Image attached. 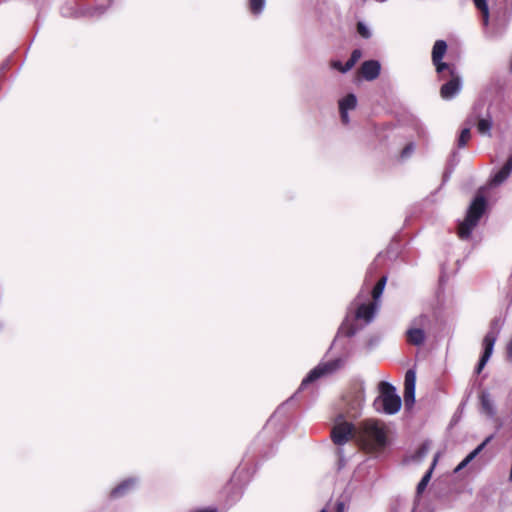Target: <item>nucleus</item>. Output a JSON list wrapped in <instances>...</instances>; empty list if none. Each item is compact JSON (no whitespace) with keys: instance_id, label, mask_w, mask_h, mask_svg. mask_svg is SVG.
<instances>
[{"instance_id":"1","label":"nucleus","mask_w":512,"mask_h":512,"mask_svg":"<svg viewBox=\"0 0 512 512\" xmlns=\"http://www.w3.org/2000/svg\"><path fill=\"white\" fill-rule=\"evenodd\" d=\"M486 187H481L472 202L470 203L465 219L459 224L458 236L462 240L470 238L472 231L478 225L479 220L486 212L487 200L483 195Z\"/></svg>"},{"instance_id":"2","label":"nucleus","mask_w":512,"mask_h":512,"mask_svg":"<svg viewBox=\"0 0 512 512\" xmlns=\"http://www.w3.org/2000/svg\"><path fill=\"white\" fill-rule=\"evenodd\" d=\"M359 434L365 446L377 450L388 443L385 425L376 419H366L359 425Z\"/></svg>"},{"instance_id":"3","label":"nucleus","mask_w":512,"mask_h":512,"mask_svg":"<svg viewBox=\"0 0 512 512\" xmlns=\"http://www.w3.org/2000/svg\"><path fill=\"white\" fill-rule=\"evenodd\" d=\"M379 396L374 400L373 407L376 411L387 415L396 414L401 408V398L396 388L389 382L381 381L378 384Z\"/></svg>"},{"instance_id":"4","label":"nucleus","mask_w":512,"mask_h":512,"mask_svg":"<svg viewBox=\"0 0 512 512\" xmlns=\"http://www.w3.org/2000/svg\"><path fill=\"white\" fill-rule=\"evenodd\" d=\"M346 360L343 357H337L327 361H321L317 366H315L302 380L298 392L304 390L308 387V385L314 383L315 381L331 376L338 372L345 366Z\"/></svg>"},{"instance_id":"5","label":"nucleus","mask_w":512,"mask_h":512,"mask_svg":"<svg viewBox=\"0 0 512 512\" xmlns=\"http://www.w3.org/2000/svg\"><path fill=\"white\" fill-rule=\"evenodd\" d=\"M500 329H501L500 320L494 319L490 324L489 331L484 336V339H483V348L484 349H483V353L479 359V362L475 368V373L480 374L481 371L484 369L485 365L487 364V362L489 361V359L493 353L495 342L500 333Z\"/></svg>"},{"instance_id":"6","label":"nucleus","mask_w":512,"mask_h":512,"mask_svg":"<svg viewBox=\"0 0 512 512\" xmlns=\"http://www.w3.org/2000/svg\"><path fill=\"white\" fill-rule=\"evenodd\" d=\"M447 51V43L444 40L435 41L432 48V63L441 80L446 78V72H453L455 65L443 62V57Z\"/></svg>"},{"instance_id":"7","label":"nucleus","mask_w":512,"mask_h":512,"mask_svg":"<svg viewBox=\"0 0 512 512\" xmlns=\"http://www.w3.org/2000/svg\"><path fill=\"white\" fill-rule=\"evenodd\" d=\"M344 400L348 416L351 418L358 417L365 403V390L363 384L355 387Z\"/></svg>"},{"instance_id":"8","label":"nucleus","mask_w":512,"mask_h":512,"mask_svg":"<svg viewBox=\"0 0 512 512\" xmlns=\"http://www.w3.org/2000/svg\"><path fill=\"white\" fill-rule=\"evenodd\" d=\"M353 430V424L344 420V416L339 414L331 432L333 442L336 445H344L349 440Z\"/></svg>"},{"instance_id":"9","label":"nucleus","mask_w":512,"mask_h":512,"mask_svg":"<svg viewBox=\"0 0 512 512\" xmlns=\"http://www.w3.org/2000/svg\"><path fill=\"white\" fill-rule=\"evenodd\" d=\"M446 76H450L451 78L441 86L440 96L444 100H452L462 89V78L456 72V69L453 70V72H446Z\"/></svg>"},{"instance_id":"10","label":"nucleus","mask_w":512,"mask_h":512,"mask_svg":"<svg viewBox=\"0 0 512 512\" xmlns=\"http://www.w3.org/2000/svg\"><path fill=\"white\" fill-rule=\"evenodd\" d=\"M139 482L140 479L137 476H131L122 480L111 489L109 492V498L115 500L127 496L137 488Z\"/></svg>"},{"instance_id":"11","label":"nucleus","mask_w":512,"mask_h":512,"mask_svg":"<svg viewBox=\"0 0 512 512\" xmlns=\"http://www.w3.org/2000/svg\"><path fill=\"white\" fill-rule=\"evenodd\" d=\"M378 308L377 302L361 303L355 311L354 320L363 321L364 325H367L373 321Z\"/></svg>"},{"instance_id":"12","label":"nucleus","mask_w":512,"mask_h":512,"mask_svg":"<svg viewBox=\"0 0 512 512\" xmlns=\"http://www.w3.org/2000/svg\"><path fill=\"white\" fill-rule=\"evenodd\" d=\"M512 173V153L509 155L508 159L504 163V165L493 172L488 181V187L493 188L500 186L503 184Z\"/></svg>"},{"instance_id":"13","label":"nucleus","mask_w":512,"mask_h":512,"mask_svg":"<svg viewBox=\"0 0 512 512\" xmlns=\"http://www.w3.org/2000/svg\"><path fill=\"white\" fill-rule=\"evenodd\" d=\"M415 385L416 373L409 369L405 373L404 379V402L406 407H411L415 403Z\"/></svg>"},{"instance_id":"14","label":"nucleus","mask_w":512,"mask_h":512,"mask_svg":"<svg viewBox=\"0 0 512 512\" xmlns=\"http://www.w3.org/2000/svg\"><path fill=\"white\" fill-rule=\"evenodd\" d=\"M381 64L378 60H366L360 66V73L366 81H373L380 75Z\"/></svg>"},{"instance_id":"15","label":"nucleus","mask_w":512,"mask_h":512,"mask_svg":"<svg viewBox=\"0 0 512 512\" xmlns=\"http://www.w3.org/2000/svg\"><path fill=\"white\" fill-rule=\"evenodd\" d=\"M479 400L481 412L489 419H493L496 416L497 411L491 394L484 390L480 393Z\"/></svg>"},{"instance_id":"16","label":"nucleus","mask_w":512,"mask_h":512,"mask_svg":"<svg viewBox=\"0 0 512 512\" xmlns=\"http://www.w3.org/2000/svg\"><path fill=\"white\" fill-rule=\"evenodd\" d=\"M406 340L408 343L414 346H421L425 343L426 334L425 331H422L418 328H409L406 331Z\"/></svg>"},{"instance_id":"17","label":"nucleus","mask_w":512,"mask_h":512,"mask_svg":"<svg viewBox=\"0 0 512 512\" xmlns=\"http://www.w3.org/2000/svg\"><path fill=\"white\" fill-rule=\"evenodd\" d=\"M493 121L491 115L488 113L486 117L479 118L477 121V130L481 135L491 137Z\"/></svg>"},{"instance_id":"18","label":"nucleus","mask_w":512,"mask_h":512,"mask_svg":"<svg viewBox=\"0 0 512 512\" xmlns=\"http://www.w3.org/2000/svg\"><path fill=\"white\" fill-rule=\"evenodd\" d=\"M357 105V97L355 94L350 93L343 97L339 101V110L349 111L356 108Z\"/></svg>"},{"instance_id":"19","label":"nucleus","mask_w":512,"mask_h":512,"mask_svg":"<svg viewBox=\"0 0 512 512\" xmlns=\"http://www.w3.org/2000/svg\"><path fill=\"white\" fill-rule=\"evenodd\" d=\"M435 464H436V459H434L432 466L428 469V471L423 475V477L419 481L417 488H416L417 495H421L425 491V489L431 479Z\"/></svg>"},{"instance_id":"20","label":"nucleus","mask_w":512,"mask_h":512,"mask_svg":"<svg viewBox=\"0 0 512 512\" xmlns=\"http://www.w3.org/2000/svg\"><path fill=\"white\" fill-rule=\"evenodd\" d=\"M430 322L431 321H430V318L428 315L421 314V315L415 317L414 319H412V321L410 323V327L418 328V329H421L422 331H425V329L427 327H429Z\"/></svg>"},{"instance_id":"21","label":"nucleus","mask_w":512,"mask_h":512,"mask_svg":"<svg viewBox=\"0 0 512 512\" xmlns=\"http://www.w3.org/2000/svg\"><path fill=\"white\" fill-rule=\"evenodd\" d=\"M386 282H387V277L386 276H382L378 280V282L375 284V286L373 287V289L371 291L372 298H373L372 302H377L378 303V300L380 299V297L382 296V293L384 291Z\"/></svg>"},{"instance_id":"22","label":"nucleus","mask_w":512,"mask_h":512,"mask_svg":"<svg viewBox=\"0 0 512 512\" xmlns=\"http://www.w3.org/2000/svg\"><path fill=\"white\" fill-rule=\"evenodd\" d=\"M359 329L360 328L357 326V324L350 322L348 319H346L340 327L341 333L347 337L354 336Z\"/></svg>"},{"instance_id":"23","label":"nucleus","mask_w":512,"mask_h":512,"mask_svg":"<svg viewBox=\"0 0 512 512\" xmlns=\"http://www.w3.org/2000/svg\"><path fill=\"white\" fill-rule=\"evenodd\" d=\"M473 2H474V5L476 6V8L478 10H480L482 13L484 25H487L488 21H489V8L487 5V1L486 0H473Z\"/></svg>"},{"instance_id":"24","label":"nucleus","mask_w":512,"mask_h":512,"mask_svg":"<svg viewBox=\"0 0 512 512\" xmlns=\"http://www.w3.org/2000/svg\"><path fill=\"white\" fill-rule=\"evenodd\" d=\"M266 0H249V10L254 15H260L264 11Z\"/></svg>"},{"instance_id":"25","label":"nucleus","mask_w":512,"mask_h":512,"mask_svg":"<svg viewBox=\"0 0 512 512\" xmlns=\"http://www.w3.org/2000/svg\"><path fill=\"white\" fill-rule=\"evenodd\" d=\"M493 439V435L488 436L481 444H479L474 450H472L465 458L472 462L487 446L488 443Z\"/></svg>"},{"instance_id":"26","label":"nucleus","mask_w":512,"mask_h":512,"mask_svg":"<svg viewBox=\"0 0 512 512\" xmlns=\"http://www.w3.org/2000/svg\"><path fill=\"white\" fill-rule=\"evenodd\" d=\"M493 439V435L488 436L481 444H479L474 450H472L465 458L472 462L487 446L488 443Z\"/></svg>"},{"instance_id":"27","label":"nucleus","mask_w":512,"mask_h":512,"mask_svg":"<svg viewBox=\"0 0 512 512\" xmlns=\"http://www.w3.org/2000/svg\"><path fill=\"white\" fill-rule=\"evenodd\" d=\"M471 137L470 128H464L461 130L460 135L457 139V146L459 148L465 147Z\"/></svg>"},{"instance_id":"28","label":"nucleus","mask_w":512,"mask_h":512,"mask_svg":"<svg viewBox=\"0 0 512 512\" xmlns=\"http://www.w3.org/2000/svg\"><path fill=\"white\" fill-rule=\"evenodd\" d=\"M415 149H416V144L414 142H409L408 144H406L400 153L401 159L402 160L409 159L412 156V154L415 152Z\"/></svg>"},{"instance_id":"29","label":"nucleus","mask_w":512,"mask_h":512,"mask_svg":"<svg viewBox=\"0 0 512 512\" xmlns=\"http://www.w3.org/2000/svg\"><path fill=\"white\" fill-rule=\"evenodd\" d=\"M357 33L364 39H369L372 36L370 28L363 21L357 23Z\"/></svg>"},{"instance_id":"30","label":"nucleus","mask_w":512,"mask_h":512,"mask_svg":"<svg viewBox=\"0 0 512 512\" xmlns=\"http://www.w3.org/2000/svg\"><path fill=\"white\" fill-rule=\"evenodd\" d=\"M361 56L362 52L359 49H355L352 51L349 59L356 64L358 60L361 58Z\"/></svg>"},{"instance_id":"31","label":"nucleus","mask_w":512,"mask_h":512,"mask_svg":"<svg viewBox=\"0 0 512 512\" xmlns=\"http://www.w3.org/2000/svg\"><path fill=\"white\" fill-rule=\"evenodd\" d=\"M331 66L333 69H336V70L340 71L341 73H343L344 64H342L341 61H339V60L332 61Z\"/></svg>"},{"instance_id":"32","label":"nucleus","mask_w":512,"mask_h":512,"mask_svg":"<svg viewBox=\"0 0 512 512\" xmlns=\"http://www.w3.org/2000/svg\"><path fill=\"white\" fill-rule=\"evenodd\" d=\"M340 111V117H341V121L343 124H348L349 123V115H348V111H344V110H339Z\"/></svg>"},{"instance_id":"33","label":"nucleus","mask_w":512,"mask_h":512,"mask_svg":"<svg viewBox=\"0 0 512 512\" xmlns=\"http://www.w3.org/2000/svg\"><path fill=\"white\" fill-rule=\"evenodd\" d=\"M354 66H355V63H353L350 59H348L347 62L344 64L343 73L350 71Z\"/></svg>"},{"instance_id":"34","label":"nucleus","mask_w":512,"mask_h":512,"mask_svg":"<svg viewBox=\"0 0 512 512\" xmlns=\"http://www.w3.org/2000/svg\"><path fill=\"white\" fill-rule=\"evenodd\" d=\"M241 473H242V471H241V470H239V469H237V470L234 472V474H233V476H232V478H231V485L236 484V482L238 481V479H239V477H240V474H241Z\"/></svg>"},{"instance_id":"35","label":"nucleus","mask_w":512,"mask_h":512,"mask_svg":"<svg viewBox=\"0 0 512 512\" xmlns=\"http://www.w3.org/2000/svg\"><path fill=\"white\" fill-rule=\"evenodd\" d=\"M335 512H345V504L342 501L336 503Z\"/></svg>"},{"instance_id":"36","label":"nucleus","mask_w":512,"mask_h":512,"mask_svg":"<svg viewBox=\"0 0 512 512\" xmlns=\"http://www.w3.org/2000/svg\"><path fill=\"white\" fill-rule=\"evenodd\" d=\"M507 358L512 362V339L509 341L507 345Z\"/></svg>"},{"instance_id":"37","label":"nucleus","mask_w":512,"mask_h":512,"mask_svg":"<svg viewBox=\"0 0 512 512\" xmlns=\"http://www.w3.org/2000/svg\"><path fill=\"white\" fill-rule=\"evenodd\" d=\"M467 465L465 463H463L462 461L455 467L454 469V473H458L460 472L461 470H463L464 468H466Z\"/></svg>"},{"instance_id":"38","label":"nucleus","mask_w":512,"mask_h":512,"mask_svg":"<svg viewBox=\"0 0 512 512\" xmlns=\"http://www.w3.org/2000/svg\"><path fill=\"white\" fill-rule=\"evenodd\" d=\"M280 410L281 408H278L274 415L271 416V418L267 422V426L271 425L274 422V419L276 418V415L280 413Z\"/></svg>"},{"instance_id":"39","label":"nucleus","mask_w":512,"mask_h":512,"mask_svg":"<svg viewBox=\"0 0 512 512\" xmlns=\"http://www.w3.org/2000/svg\"><path fill=\"white\" fill-rule=\"evenodd\" d=\"M452 158L455 161V163H458L459 159H458V153L456 151H453Z\"/></svg>"},{"instance_id":"40","label":"nucleus","mask_w":512,"mask_h":512,"mask_svg":"<svg viewBox=\"0 0 512 512\" xmlns=\"http://www.w3.org/2000/svg\"><path fill=\"white\" fill-rule=\"evenodd\" d=\"M462 462L465 463L467 466H468L469 463H471L470 460H468L467 458H464L462 460Z\"/></svg>"},{"instance_id":"41","label":"nucleus","mask_w":512,"mask_h":512,"mask_svg":"<svg viewBox=\"0 0 512 512\" xmlns=\"http://www.w3.org/2000/svg\"><path fill=\"white\" fill-rule=\"evenodd\" d=\"M99 9V13L100 14H103L105 12V9L104 8H98Z\"/></svg>"},{"instance_id":"42","label":"nucleus","mask_w":512,"mask_h":512,"mask_svg":"<svg viewBox=\"0 0 512 512\" xmlns=\"http://www.w3.org/2000/svg\"><path fill=\"white\" fill-rule=\"evenodd\" d=\"M448 178V175H444V181H446Z\"/></svg>"},{"instance_id":"43","label":"nucleus","mask_w":512,"mask_h":512,"mask_svg":"<svg viewBox=\"0 0 512 512\" xmlns=\"http://www.w3.org/2000/svg\"><path fill=\"white\" fill-rule=\"evenodd\" d=\"M320 512H327V510L325 508H323Z\"/></svg>"}]
</instances>
